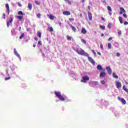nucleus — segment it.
Listing matches in <instances>:
<instances>
[{"label":"nucleus","mask_w":128,"mask_h":128,"mask_svg":"<svg viewBox=\"0 0 128 128\" xmlns=\"http://www.w3.org/2000/svg\"><path fill=\"white\" fill-rule=\"evenodd\" d=\"M18 4L20 8H22V4H20V2H18Z\"/></svg>","instance_id":"nucleus-40"},{"label":"nucleus","mask_w":128,"mask_h":128,"mask_svg":"<svg viewBox=\"0 0 128 128\" xmlns=\"http://www.w3.org/2000/svg\"><path fill=\"white\" fill-rule=\"evenodd\" d=\"M112 40V38L110 37V38H108V40L110 41V40Z\"/></svg>","instance_id":"nucleus-53"},{"label":"nucleus","mask_w":128,"mask_h":128,"mask_svg":"<svg viewBox=\"0 0 128 128\" xmlns=\"http://www.w3.org/2000/svg\"><path fill=\"white\" fill-rule=\"evenodd\" d=\"M118 100H120L121 102H122V104H126V100H124V98H120V97L118 96Z\"/></svg>","instance_id":"nucleus-4"},{"label":"nucleus","mask_w":128,"mask_h":128,"mask_svg":"<svg viewBox=\"0 0 128 128\" xmlns=\"http://www.w3.org/2000/svg\"><path fill=\"white\" fill-rule=\"evenodd\" d=\"M118 20H119V21L120 22V24H123L124 23V22L122 21V18L120 16H119L118 17Z\"/></svg>","instance_id":"nucleus-26"},{"label":"nucleus","mask_w":128,"mask_h":128,"mask_svg":"<svg viewBox=\"0 0 128 128\" xmlns=\"http://www.w3.org/2000/svg\"><path fill=\"white\" fill-rule=\"evenodd\" d=\"M100 28H101V30H106V26H100Z\"/></svg>","instance_id":"nucleus-27"},{"label":"nucleus","mask_w":128,"mask_h":128,"mask_svg":"<svg viewBox=\"0 0 128 128\" xmlns=\"http://www.w3.org/2000/svg\"><path fill=\"white\" fill-rule=\"evenodd\" d=\"M3 18L6 20V14L4 13L3 14Z\"/></svg>","instance_id":"nucleus-44"},{"label":"nucleus","mask_w":128,"mask_h":128,"mask_svg":"<svg viewBox=\"0 0 128 128\" xmlns=\"http://www.w3.org/2000/svg\"><path fill=\"white\" fill-rule=\"evenodd\" d=\"M6 8L8 14H10V6L8 5V4H6Z\"/></svg>","instance_id":"nucleus-15"},{"label":"nucleus","mask_w":128,"mask_h":128,"mask_svg":"<svg viewBox=\"0 0 128 128\" xmlns=\"http://www.w3.org/2000/svg\"><path fill=\"white\" fill-rule=\"evenodd\" d=\"M18 14H19L20 16H24V14L22 11H19L18 12Z\"/></svg>","instance_id":"nucleus-30"},{"label":"nucleus","mask_w":128,"mask_h":128,"mask_svg":"<svg viewBox=\"0 0 128 128\" xmlns=\"http://www.w3.org/2000/svg\"><path fill=\"white\" fill-rule=\"evenodd\" d=\"M5 80H10V77L5 78Z\"/></svg>","instance_id":"nucleus-36"},{"label":"nucleus","mask_w":128,"mask_h":128,"mask_svg":"<svg viewBox=\"0 0 128 128\" xmlns=\"http://www.w3.org/2000/svg\"><path fill=\"white\" fill-rule=\"evenodd\" d=\"M14 20V18H10V20H9V22H7V26L8 28L10 26V24L12 22V21Z\"/></svg>","instance_id":"nucleus-9"},{"label":"nucleus","mask_w":128,"mask_h":128,"mask_svg":"<svg viewBox=\"0 0 128 128\" xmlns=\"http://www.w3.org/2000/svg\"><path fill=\"white\" fill-rule=\"evenodd\" d=\"M66 38H67L68 40H72V36H70L68 35H67Z\"/></svg>","instance_id":"nucleus-29"},{"label":"nucleus","mask_w":128,"mask_h":128,"mask_svg":"<svg viewBox=\"0 0 128 128\" xmlns=\"http://www.w3.org/2000/svg\"><path fill=\"white\" fill-rule=\"evenodd\" d=\"M34 39L35 40H36V41H38V40L37 37H34Z\"/></svg>","instance_id":"nucleus-51"},{"label":"nucleus","mask_w":128,"mask_h":128,"mask_svg":"<svg viewBox=\"0 0 128 128\" xmlns=\"http://www.w3.org/2000/svg\"><path fill=\"white\" fill-rule=\"evenodd\" d=\"M92 52L94 54V56H96V51L92 50Z\"/></svg>","instance_id":"nucleus-41"},{"label":"nucleus","mask_w":128,"mask_h":128,"mask_svg":"<svg viewBox=\"0 0 128 128\" xmlns=\"http://www.w3.org/2000/svg\"><path fill=\"white\" fill-rule=\"evenodd\" d=\"M88 17L90 20H92V12H88Z\"/></svg>","instance_id":"nucleus-7"},{"label":"nucleus","mask_w":128,"mask_h":128,"mask_svg":"<svg viewBox=\"0 0 128 128\" xmlns=\"http://www.w3.org/2000/svg\"><path fill=\"white\" fill-rule=\"evenodd\" d=\"M112 76H113V78H118V75L116 74V73H114V72L112 73Z\"/></svg>","instance_id":"nucleus-24"},{"label":"nucleus","mask_w":128,"mask_h":128,"mask_svg":"<svg viewBox=\"0 0 128 128\" xmlns=\"http://www.w3.org/2000/svg\"><path fill=\"white\" fill-rule=\"evenodd\" d=\"M48 18H50V20H54V16L52 15V14H48Z\"/></svg>","instance_id":"nucleus-16"},{"label":"nucleus","mask_w":128,"mask_h":128,"mask_svg":"<svg viewBox=\"0 0 128 128\" xmlns=\"http://www.w3.org/2000/svg\"><path fill=\"white\" fill-rule=\"evenodd\" d=\"M97 68L98 70H102V66L98 64L97 66Z\"/></svg>","instance_id":"nucleus-21"},{"label":"nucleus","mask_w":128,"mask_h":128,"mask_svg":"<svg viewBox=\"0 0 128 128\" xmlns=\"http://www.w3.org/2000/svg\"><path fill=\"white\" fill-rule=\"evenodd\" d=\"M100 78H104V76H106V72H102L100 74Z\"/></svg>","instance_id":"nucleus-17"},{"label":"nucleus","mask_w":128,"mask_h":128,"mask_svg":"<svg viewBox=\"0 0 128 128\" xmlns=\"http://www.w3.org/2000/svg\"><path fill=\"white\" fill-rule=\"evenodd\" d=\"M106 70H107L108 74H112V69H110V67H106Z\"/></svg>","instance_id":"nucleus-11"},{"label":"nucleus","mask_w":128,"mask_h":128,"mask_svg":"<svg viewBox=\"0 0 128 128\" xmlns=\"http://www.w3.org/2000/svg\"><path fill=\"white\" fill-rule=\"evenodd\" d=\"M65 0V2H66V0Z\"/></svg>","instance_id":"nucleus-63"},{"label":"nucleus","mask_w":128,"mask_h":128,"mask_svg":"<svg viewBox=\"0 0 128 128\" xmlns=\"http://www.w3.org/2000/svg\"><path fill=\"white\" fill-rule=\"evenodd\" d=\"M100 82H101L102 84H106V82H104V80H102Z\"/></svg>","instance_id":"nucleus-42"},{"label":"nucleus","mask_w":128,"mask_h":128,"mask_svg":"<svg viewBox=\"0 0 128 128\" xmlns=\"http://www.w3.org/2000/svg\"><path fill=\"white\" fill-rule=\"evenodd\" d=\"M69 20H70V22H74V18H69Z\"/></svg>","instance_id":"nucleus-35"},{"label":"nucleus","mask_w":128,"mask_h":128,"mask_svg":"<svg viewBox=\"0 0 128 128\" xmlns=\"http://www.w3.org/2000/svg\"><path fill=\"white\" fill-rule=\"evenodd\" d=\"M108 28H112V25H110V24H108Z\"/></svg>","instance_id":"nucleus-39"},{"label":"nucleus","mask_w":128,"mask_h":128,"mask_svg":"<svg viewBox=\"0 0 128 128\" xmlns=\"http://www.w3.org/2000/svg\"><path fill=\"white\" fill-rule=\"evenodd\" d=\"M14 54L15 56H18V58H20V54L18 53V52H16V48H14Z\"/></svg>","instance_id":"nucleus-13"},{"label":"nucleus","mask_w":128,"mask_h":128,"mask_svg":"<svg viewBox=\"0 0 128 128\" xmlns=\"http://www.w3.org/2000/svg\"><path fill=\"white\" fill-rule=\"evenodd\" d=\"M62 14L64 16H70V11L66 10V11L63 12Z\"/></svg>","instance_id":"nucleus-6"},{"label":"nucleus","mask_w":128,"mask_h":128,"mask_svg":"<svg viewBox=\"0 0 128 128\" xmlns=\"http://www.w3.org/2000/svg\"><path fill=\"white\" fill-rule=\"evenodd\" d=\"M108 10V14L110 16H112V8L110 6H108L107 7Z\"/></svg>","instance_id":"nucleus-8"},{"label":"nucleus","mask_w":128,"mask_h":128,"mask_svg":"<svg viewBox=\"0 0 128 128\" xmlns=\"http://www.w3.org/2000/svg\"><path fill=\"white\" fill-rule=\"evenodd\" d=\"M28 8L30 10H32V5L30 3H28Z\"/></svg>","instance_id":"nucleus-18"},{"label":"nucleus","mask_w":128,"mask_h":128,"mask_svg":"<svg viewBox=\"0 0 128 128\" xmlns=\"http://www.w3.org/2000/svg\"><path fill=\"white\" fill-rule=\"evenodd\" d=\"M26 30L27 32H30V28H27Z\"/></svg>","instance_id":"nucleus-50"},{"label":"nucleus","mask_w":128,"mask_h":128,"mask_svg":"<svg viewBox=\"0 0 128 128\" xmlns=\"http://www.w3.org/2000/svg\"><path fill=\"white\" fill-rule=\"evenodd\" d=\"M86 2V0H82V2Z\"/></svg>","instance_id":"nucleus-56"},{"label":"nucleus","mask_w":128,"mask_h":128,"mask_svg":"<svg viewBox=\"0 0 128 128\" xmlns=\"http://www.w3.org/2000/svg\"><path fill=\"white\" fill-rule=\"evenodd\" d=\"M21 30H22V27H20L19 28V31L20 32Z\"/></svg>","instance_id":"nucleus-57"},{"label":"nucleus","mask_w":128,"mask_h":128,"mask_svg":"<svg viewBox=\"0 0 128 128\" xmlns=\"http://www.w3.org/2000/svg\"><path fill=\"white\" fill-rule=\"evenodd\" d=\"M37 36H38V38H42V33L40 32H38L37 33Z\"/></svg>","instance_id":"nucleus-28"},{"label":"nucleus","mask_w":128,"mask_h":128,"mask_svg":"<svg viewBox=\"0 0 128 128\" xmlns=\"http://www.w3.org/2000/svg\"><path fill=\"white\" fill-rule=\"evenodd\" d=\"M120 56V54L119 52L116 53V56Z\"/></svg>","instance_id":"nucleus-48"},{"label":"nucleus","mask_w":128,"mask_h":128,"mask_svg":"<svg viewBox=\"0 0 128 128\" xmlns=\"http://www.w3.org/2000/svg\"><path fill=\"white\" fill-rule=\"evenodd\" d=\"M122 90H124V92H126L128 94V89L126 88V86H124L122 87Z\"/></svg>","instance_id":"nucleus-22"},{"label":"nucleus","mask_w":128,"mask_h":128,"mask_svg":"<svg viewBox=\"0 0 128 128\" xmlns=\"http://www.w3.org/2000/svg\"><path fill=\"white\" fill-rule=\"evenodd\" d=\"M33 47H34V48H36V44H33Z\"/></svg>","instance_id":"nucleus-58"},{"label":"nucleus","mask_w":128,"mask_h":128,"mask_svg":"<svg viewBox=\"0 0 128 128\" xmlns=\"http://www.w3.org/2000/svg\"><path fill=\"white\" fill-rule=\"evenodd\" d=\"M54 94L60 100H62V102L66 100V98H64V96L60 94V92H54Z\"/></svg>","instance_id":"nucleus-2"},{"label":"nucleus","mask_w":128,"mask_h":128,"mask_svg":"<svg viewBox=\"0 0 128 128\" xmlns=\"http://www.w3.org/2000/svg\"><path fill=\"white\" fill-rule=\"evenodd\" d=\"M76 52L81 56H88V60L92 64H96V62L92 59V57L88 56V54L84 52L83 50L81 49L80 50H76Z\"/></svg>","instance_id":"nucleus-1"},{"label":"nucleus","mask_w":128,"mask_h":128,"mask_svg":"<svg viewBox=\"0 0 128 128\" xmlns=\"http://www.w3.org/2000/svg\"><path fill=\"white\" fill-rule=\"evenodd\" d=\"M123 16L125 18H128V15H126V14H123Z\"/></svg>","instance_id":"nucleus-38"},{"label":"nucleus","mask_w":128,"mask_h":128,"mask_svg":"<svg viewBox=\"0 0 128 128\" xmlns=\"http://www.w3.org/2000/svg\"><path fill=\"white\" fill-rule=\"evenodd\" d=\"M70 26L72 30H73V32H76V27H74V26H73L72 24H70Z\"/></svg>","instance_id":"nucleus-12"},{"label":"nucleus","mask_w":128,"mask_h":128,"mask_svg":"<svg viewBox=\"0 0 128 128\" xmlns=\"http://www.w3.org/2000/svg\"><path fill=\"white\" fill-rule=\"evenodd\" d=\"M19 20H22L24 19V17L22 16H16Z\"/></svg>","instance_id":"nucleus-23"},{"label":"nucleus","mask_w":128,"mask_h":128,"mask_svg":"<svg viewBox=\"0 0 128 128\" xmlns=\"http://www.w3.org/2000/svg\"><path fill=\"white\" fill-rule=\"evenodd\" d=\"M116 85L117 88H122V83L118 81L116 82Z\"/></svg>","instance_id":"nucleus-5"},{"label":"nucleus","mask_w":128,"mask_h":128,"mask_svg":"<svg viewBox=\"0 0 128 128\" xmlns=\"http://www.w3.org/2000/svg\"><path fill=\"white\" fill-rule=\"evenodd\" d=\"M11 34H12V36H16V30L14 28L12 30Z\"/></svg>","instance_id":"nucleus-20"},{"label":"nucleus","mask_w":128,"mask_h":128,"mask_svg":"<svg viewBox=\"0 0 128 128\" xmlns=\"http://www.w3.org/2000/svg\"><path fill=\"white\" fill-rule=\"evenodd\" d=\"M43 54V56H44V54Z\"/></svg>","instance_id":"nucleus-62"},{"label":"nucleus","mask_w":128,"mask_h":128,"mask_svg":"<svg viewBox=\"0 0 128 128\" xmlns=\"http://www.w3.org/2000/svg\"><path fill=\"white\" fill-rule=\"evenodd\" d=\"M108 48L109 50H110V48H112V44L110 43L108 44Z\"/></svg>","instance_id":"nucleus-34"},{"label":"nucleus","mask_w":128,"mask_h":128,"mask_svg":"<svg viewBox=\"0 0 128 128\" xmlns=\"http://www.w3.org/2000/svg\"><path fill=\"white\" fill-rule=\"evenodd\" d=\"M124 12H126V10H124V8L121 7L120 8V14H124Z\"/></svg>","instance_id":"nucleus-10"},{"label":"nucleus","mask_w":128,"mask_h":128,"mask_svg":"<svg viewBox=\"0 0 128 128\" xmlns=\"http://www.w3.org/2000/svg\"><path fill=\"white\" fill-rule=\"evenodd\" d=\"M82 34H86L87 32L85 28H82V30H81Z\"/></svg>","instance_id":"nucleus-14"},{"label":"nucleus","mask_w":128,"mask_h":128,"mask_svg":"<svg viewBox=\"0 0 128 128\" xmlns=\"http://www.w3.org/2000/svg\"><path fill=\"white\" fill-rule=\"evenodd\" d=\"M59 24H60V26H62V23H61V22H60V23H59Z\"/></svg>","instance_id":"nucleus-60"},{"label":"nucleus","mask_w":128,"mask_h":128,"mask_svg":"<svg viewBox=\"0 0 128 128\" xmlns=\"http://www.w3.org/2000/svg\"><path fill=\"white\" fill-rule=\"evenodd\" d=\"M65 2H68V4H72V2L68 0H66Z\"/></svg>","instance_id":"nucleus-37"},{"label":"nucleus","mask_w":128,"mask_h":128,"mask_svg":"<svg viewBox=\"0 0 128 128\" xmlns=\"http://www.w3.org/2000/svg\"><path fill=\"white\" fill-rule=\"evenodd\" d=\"M91 84H92V86H98V82L92 81L91 82Z\"/></svg>","instance_id":"nucleus-19"},{"label":"nucleus","mask_w":128,"mask_h":128,"mask_svg":"<svg viewBox=\"0 0 128 128\" xmlns=\"http://www.w3.org/2000/svg\"><path fill=\"white\" fill-rule=\"evenodd\" d=\"M101 18L102 20H104V17H102Z\"/></svg>","instance_id":"nucleus-55"},{"label":"nucleus","mask_w":128,"mask_h":128,"mask_svg":"<svg viewBox=\"0 0 128 128\" xmlns=\"http://www.w3.org/2000/svg\"><path fill=\"white\" fill-rule=\"evenodd\" d=\"M122 0H118V2H120V1H121Z\"/></svg>","instance_id":"nucleus-59"},{"label":"nucleus","mask_w":128,"mask_h":128,"mask_svg":"<svg viewBox=\"0 0 128 128\" xmlns=\"http://www.w3.org/2000/svg\"><path fill=\"white\" fill-rule=\"evenodd\" d=\"M88 80H90V78L88 76H85L82 77V79L81 80V82H86Z\"/></svg>","instance_id":"nucleus-3"},{"label":"nucleus","mask_w":128,"mask_h":128,"mask_svg":"<svg viewBox=\"0 0 128 128\" xmlns=\"http://www.w3.org/2000/svg\"><path fill=\"white\" fill-rule=\"evenodd\" d=\"M124 26H126L127 24H128V22H124Z\"/></svg>","instance_id":"nucleus-47"},{"label":"nucleus","mask_w":128,"mask_h":128,"mask_svg":"<svg viewBox=\"0 0 128 128\" xmlns=\"http://www.w3.org/2000/svg\"><path fill=\"white\" fill-rule=\"evenodd\" d=\"M24 34L22 33V34H21V35L20 37V40H22V38H24Z\"/></svg>","instance_id":"nucleus-31"},{"label":"nucleus","mask_w":128,"mask_h":128,"mask_svg":"<svg viewBox=\"0 0 128 128\" xmlns=\"http://www.w3.org/2000/svg\"><path fill=\"white\" fill-rule=\"evenodd\" d=\"M41 16H42V14H40V13H38L36 14V16L37 18H40Z\"/></svg>","instance_id":"nucleus-33"},{"label":"nucleus","mask_w":128,"mask_h":128,"mask_svg":"<svg viewBox=\"0 0 128 128\" xmlns=\"http://www.w3.org/2000/svg\"><path fill=\"white\" fill-rule=\"evenodd\" d=\"M38 44H40V46H42V42L41 41H38Z\"/></svg>","instance_id":"nucleus-46"},{"label":"nucleus","mask_w":128,"mask_h":128,"mask_svg":"<svg viewBox=\"0 0 128 128\" xmlns=\"http://www.w3.org/2000/svg\"><path fill=\"white\" fill-rule=\"evenodd\" d=\"M81 42L84 44H86V40H84V39H82L81 40Z\"/></svg>","instance_id":"nucleus-32"},{"label":"nucleus","mask_w":128,"mask_h":128,"mask_svg":"<svg viewBox=\"0 0 128 128\" xmlns=\"http://www.w3.org/2000/svg\"><path fill=\"white\" fill-rule=\"evenodd\" d=\"M118 34L119 36H120V34H122V31L120 30L119 32H118Z\"/></svg>","instance_id":"nucleus-45"},{"label":"nucleus","mask_w":128,"mask_h":128,"mask_svg":"<svg viewBox=\"0 0 128 128\" xmlns=\"http://www.w3.org/2000/svg\"><path fill=\"white\" fill-rule=\"evenodd\" d=\"M88 10H90V6H88Z\"/></svg>","instance_id":"nucleus-54"},{"label":"nucleus","mask_w":128,"mask_h":128,"mask_svg":"<svg viewBox=\"0 0 128 128\" xmlns=\"http://www.w3.org/2000/svg\"><path fill=\"white\" fill-rule=\"evenodd\" d=\"M48 30H49V32H54V28L52 26L48 27Z\"/></svg>","instance_id":"nucleus-25"},{"label":"nucleus","mask_w":128,"mask_h":128,"mask_svg":"<svg viewBox=\"0 0 128 128\" xmlns=\"http://www.w3.org/2000/svg\"><path fill=\"white\" fill-rule=\"evenodd\" d=\"M35 4H38V6L40 5V2H38V1H35Z\"/></svg>","instance_id":"nucleus-43"},{"label":"nucleus","mask_w":128,"mask_h":128,"mask_svg":"<svg viewBox=\"0 0 128 128\" xmlns=\"http://www.w3.org/2000/svg\"><path fill=\"white\" fill-rule=\"evenodd\" d=\"M104 36V34H101V36Z\"/></svg>","instance_id":"nucleus-61"},{"label":"nucleus","mask_w":128,"mask_h":128,"mask_svg":"<svg viewBox=\"0 0 128 128\" xmlns=\"http://www.w3.org/2000/svg\"><path fill=\"white\" fill-rule=\"evenodd\" d=\"M100 48H102V50H104V46H102V44H100Z\"/></svg>","instance_id":"nucleus-49"},{"label":"nucleus","mask_w":128,"mask_h":128,"mask_svg":"<svg viewBox=\"0 0 128 128\" xmlns=\"http://www.w3.org/2000/svg\"><path fill=\"white\" fill-rule=\"evenodd\" d=\"M99 56H102V54L100 52H97Z\"/></svg>","instance_id":"nucleus-52"}]
</instances>
